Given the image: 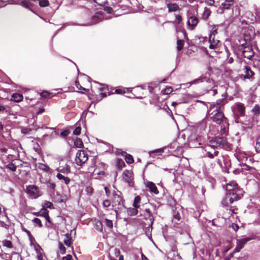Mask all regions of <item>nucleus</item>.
I'll list each match as a JSON object with an SVG mask.
<instances>
[{"instance_id":"obj_54","label":"nucleus","mask_w":260,"mask_h":260,"mask_svg":"<svg viewBox=\"0 0 260 260\" xmlns=\"http://www.w3.org/2000/svg\"><path fill=\"white\" fill-rule=\"evenodd\" d=\"M45 206L50 209H52L53 208V204L49 201H46L45 202Z\"/></svg>"},{"instance_id":"obj_21","label":"nucleus","mask_w":260,"mask_h":260,"mask_svg":"<svg viewBox=\"0 0 260 260\" xmlns=\"http://www.w3.org/2000/svg\"><path fill=\"white\" fill-rule=\"evenodd\" d=\"M167 8L169 12H175L179 10V6L176 3H169L167 4Z\"/></svg>"},{"instance_id":"obj_41","label":"nucleus","mask_w":260,"mask_h":260,"mask_svg":"<svg viewBox=\"0 0 260 260\" xmlns=\"http://www.w3.org/2000/svg\"><path fill=\"white\" fill-rule=\"evenodd\" d=\"M229 210L230 211V212H231L232 214H237V213L238 208L235 206H230L229 207Z\"/></svg>"},{"instance_id":"obj_39","label":"nucleus","mask_w":260,"mask_h":260,"mask_svg":"<svg viewBox=\"0 0 260 260\" xmlns=\"http://www.w3.org/2000/svg\"><path fill=\"white\" fill-rule=\"evenodd\" d=\"M37 258L38 260H43L42 249L40 248L39 249H37Z\"/></svg>"},{"instance_id":"obj_40","label":"nucleus","mask_w":260,"mask_h":260,"mask_svg":"<svg viewBox=\"0 0 260 260\" xmlns=\"http://www.w3.org/2000/svg\"><path fill=\"white\" fill-rule=\"evenodd\" d=\"M105 223L106 225L107 226H108L109 228H113V222L111 220H109L107 218L105 219Z\"/></svg>"},{"instance_id":"obj_19","label":"nucleus","mask_w":260,"mask_h":260,"mask_svg":"<svg viewBox=\"0 0 260 260\" xmlns=\"http://www.w3.org/2000/svg\"><path fill=\"white\" fill-rule=\"evenodd\" d=\"M23 96L22 94L18 93H13L11 95V100L15 102H20L22 101Z\"/></svg>"},{"instance_id":"obj_59","label":"nucleus","mask_w":260,"mask_h":260,"mask_svg":"<svg viewBox=\"0 0 260 260\" xmlns=\"http://www.w3.org/2000/svg\"><path fill=\"white\" fill-rule=\"evenodd\" d=\"M117 166L118 167L122 168L124 166V162L121 159L117 160Z\"/></svg>"},{"instance_id":"obj_49","label":"nucleus","mask_w":260,"mask_h":260,"mask_svg":"<svg viewBox=\"0 0 260 260\" xmlns=\"http://www.w3.org/2000/svg\"><path fill=\"white\" fill-rule=\"evenodd\" d=\"M31 131V129L27 127H23L21 129V132L24 134H29Z\"/></svg>"},{"instance_id":"obj_7","label":"nucleus","mask_w":260,"mask_h":260,"mask_svg":"<svg viewBox=\"0 0 260 260\" xmlns=\"http://www.w3.org/2000/svg\"><path fill=\"white\" fill-rule=\"evenodd\" d=\"M26 192L29 198L36 199L41 196L39 188L35 185H28L26 187Z\"/></svg>"},{"instance_id":"obj_27","label":"nucleus","mask_w":260,"mask_h":260,"mask_svg":"<svg viewBox=\"0 0 260 260\" xmlns=\"http://www.w3.org/2000/svg\"><path fill=\"white\" fill-rule=\"evenodd\" d=\"M184 41L183 40H178L177 41V49L178 51H180L183 48Z\"/></svg>"},{"instance_id":"obj_1","label":"nucleus","mask_w":260,"mask_h":260,"mask_svg":"<svg viewBox=\"0 0 260 260\" xmlns=\"http://www.w3.org/2000/svg\"><path fill=\"white\" fill-rule=\"evenodd\" d=\"M212 121L220 124V133L222 136H226L228 133L229 122L228 119L224 115H213L211 117Z\"/></svg>"},{"instance_id":"obj_5","label":"nucleus","mask_w":260,"mask_h":260,"mask_svg":"<svg viewBox=\"0 0 260 260\" xmlns=\"http://www.w3.org/2000/svg\"><path fill=\"white\" fill-rule=\"evenodd\" d=\"M241 192V191H239L238 194L237 193V194L235 195V197L231 196L230 193H226L225 197L221 202L222 206L225 208H227L228 210V208H229L234 201H238L240 199Z\"/></svg>"},{"instance_id":"obj_2","label":"nucleus","mask_w":260,"mask_h":260,"mask_svg":"<svg viewBox=\"0 0 260 260\" xmlns=\"http://www.w3.org/2000/svg\"><path fill=\"white\" fill-rule=\"evenodd\" d=\"M121 195V192L119 191H115L113 193L112 206L115 209L114 211L116 214H117L118 210H120L124 207V201Z\"/></svg>"},{"instance_id":"obj_51","label":"nucleus","mask_w":260,"mask_h":260,"mask_svg":"<svg viewBox=\"0 0 260 260\" xmlns=\"http://www.w3.org/2000/svg\"><path fill=\"white\" fill-rule=\"evenodd\" d=\"M217 33V28H216V26L215 25H213L210 35L216 36Z\"/></svg>"},{"instance_id":"obj_15","label":"nucleus","mask_w":260,"mask_h":260,"mask_svg":"<svg viewBox=\"0 0 260 260\" xmlns=\"http://www.w3.org/2000/svg\"><path fill=\"white\" fill-rule=\"evenodd\" d=\"M224 2L222 3L220 8L224 10H228L230 8V7L234 5V0H224Z\"/></svg>"},{"instance_id":"obj_46","label":"nucleus","mask_w":260,"mask_h":260,"mask_svg":"<svg viewBox=\"0 0 260 260\" xmlns=\"http://www.w3.org/2000/svg\"><path fill=\"white\" fill-rule=\"evenodd\" d=\"M59 248L60 252L61 254H63L66 253V248L63 245V244L60 242L59 243Z\"/></svg>"},{"instance_id":"obj_20","label":"nucleus","mask_w":260,"mask_h":260,"mask_svg":"<svg viewBox=\"0 0 260 260\" xmlns=\"http://www.w3.org/2000/svg\"><path fill=\"white\" fill-rule=\"evenodd\" d=\"M58 170L59 172L68 174L71 172V168L69 165L66 164L64 166H60Z\"/></svg>"},{"instance_id":"obj_58","label":"nucleus","mask_w":260,"mask_h":260,"mask_svg":"<svg viewBox=\"0 0 260 260\" xmlns=\"http://www.w3.org/2000/svg\"><path fill=\"white\" fill-rule=\"evenodd\" d=\"M246 115H239L238 117L236 118V122H243L242 121V118H244Z\"/></svg>"},{"instance_id":"obj_3","label":"nucleus","mask_w":260,"mask_h":260,"mask_svg":"<svg viewBox=\"0 0 260 260\" xmlns=\"http://www.w3.org/2000/svg\"><path fill=\"white\" fill-rule=\"evenodd\" d=\"M209 145L213 148L220 147L223 149H228L230 146L229 143L226 141V139L224 137H216L212 139L209 141Z\"/></svg>"},{"instance_id":"obj_28","label":"nucleus","mask_w":260,"mask_h":260,"mask_svg":"<svg viewBox=\"0 0 260 260\" xmlns=\"http://www.w3.org/2000/svg\"><path fill=\"white\" fill-rule=\"evenodd\" d=\"M94 227L97 230L102 232L103 231L102 222L100 220L96 221L94 223Z\"/></svg>"},{"instance_id":"obj_11","label":"nucleus","mask_w":260,"mask_h":260,"mask_svg":"<svg viewBox=\"0 0 260 260\" xmlns=\"http://www.w3.org/2000/svg\"><path fill=\"white\" fill-rule=\"evenodd\" d=\"M105 166L106 165L104 162L99 161L97 158H93L92 159L91 164L89 169V170L92 171V169L93 168H95L104 171Z\"/></svg>"},{"instance_id":"obj_50","label":"nucleus","mask_w":260,"mask_h":260,"mask_svg":"<svg viewBox=\"0 0 260 260\" xmlns=\"http://www.w3.org/2000/svg\"><path fill=\"white\" fill-rule=\"evenodd\" d=\"M103 9L105 12L109 14H111L113 12L112 8L109 6H105Z\"/></svg>"},{"instance_id":"obj_14","label":"nucleus","mask_w":260,"mask_h":260,"mask_svg":"<svg viewBox=\"0 0 260 260\" xmlns=\"http://www.w3.org/2000/svg\"><path fill=\"white\" fill-rule=\"evenodd\" d=\"M199 19L198 17L194 16H191L189 17L187 24L188 26L191 27V29H193L198 24Z\"/></svg>"},{"instance_id":"obj_63","label":"nucleus","mask_w":260,"mask_h":260,"mask_svg":"<svg viewBox=\"0 0 260 260\" xmlns=\"http://www.w3.org/2000/svg\"><path fill=\"white\" fill-rule=\"evenodd\" d=\"M120 250L117 249V248H115L114 249V254H115V256H116V257H118L120 255Z\"/></svg>"},{"instance_id":"obj_31","label":"nucleus","mask_w":260,"mask_h":260,"mask_svg":"<svg viewBox=\"0 0 260 260\" xmlns=\"http://www.w3.org/2000/svg\"><path fill=\"white\" fill-rule=\"evenodd\" d=\"M173 91L171 87H166V88L161 90V93L163 94H169Z\"/></svg>"},{"instance_id":"obj_56","label":"nucleus","mask_w":260,"mask_h":260,"mask_svg":"<svg viewBox=\"0 0 260 260\" xmlns=\"http://www.w3.org/2000/svg\"><path fill=\"white\" fill-rule=\"evenodd\" d=\"M81 127L77 126L74 131L73 134L75 135H79L81 133Z\"/></svg>"},{"instance_id":"obj_53","label":"nucleus","mask_w":260,"mask_h":260,"mask_svg":"<svg viewBox=\"0 0 260 260\" xmlns=\"http://www.w3.org/2000/svg\"><path fill=\"white\" fill-rule=\"evenodd\" d=\"M115 93L117 94H123L125 93V91L123 89L118 88L115 89Z\"/></svg>"},{"instance_id":"obj_35","label":"nucleus","mask_w":260,"mask_h":260,"mask_svg":"<svg viewBox=\"0 0 260 260\" xmlns=\"http://www.w3.org/2000/svg\"><path fill=\"white\" fill-rule=\"evenodd\" d=\"M140 200H141V198L139 196H137V197H135L134 202L133 203V206L135 208H137L139 207V206L138 205V204L140 203Z\"/></svg>"},{"instance_id":"obj_32","label":"nucleus","mask_w":260,"mask_h":260,"mask_svg":"<svg viewBox=\"0 0 260 260\" xmlns=\"http://www.w3.org/2000/svg\"><path fill=\"white\" fill-rule=\"evenodd\" d=\"M75 146L79 148H81L83 146V143L82 140L79 138H76L74 141Z\"/></svg>"},{"instance_id":"obj_52","label":"nucleus","mask_w":260,"mask_h":260,"mask_svg":"<svg viewBox=\"0 0 260 260\" xmlns=\"http://www.w3.org/2000/svg\"><path fill=\"white\" fill-rule=\"evenodd\" d=\"M31 116L32 117L28 119V122L31 124H34V123L36 121V118H37V117L33 114H31Z\"/></svg>"},{"instance_id":"obj_22","label":"nucleus","mask_w":260,"mask_h":260,"mask_svg":"<svg viewBox=\"0 0 260 260\" xmlns=\"http://www.w3.org/2000/svg\"><path fill=\"white\" fill-rule=\"evenodd\" d=\"M172 213L173 217V222H174L175 224H177L178 221H179L181 219L180 214L178 211L175 210H173Z\"/></svg>"},{"instance_id":"obj_10","label":"nucleus","mask_w":260,"mask_h":260,"mask_svg":"<svg viewBox=\"0 0 260 260\" xmlns=\"http://www.w3.org/2000/svg\"><path fill=\"white\" fill-rule=\"evenodd\" d=\"M123 179L131 187H133L134 184V179L132 173L128 171H125L123 174Z\"/></svg>"},{"instance_id":"obj_55","label":"nucleus","mask_w":260,"mask_h":260,"mask_svg":"<svg viewBox=\"0 0 260 260\" xmlns=\"http://www.w3.org/2000/svg\"><path fill=\"white\" fill-rule=\"evenodd\" d=\"M203 78H198V79H197L191 82H190V85H192L193 84H196V83H200V82H203ZM204 79H205V78H204Z\"/></svg>"},{"instance_id":"obj_60","label":"nucleus","mask_w":260,"mask_h":260,"mask_svg":"<svg viewBox=\"0 0 260 260\" xmlns=\"http://www.w3.org/2000/svg\"><path fill=\"white\" fill-rule=\"evenodd\" d=\"M205 3L209 6H212L215 3L214 0H205Z\"/></svg>"},{"instance_id":"obj_26","label":"nucleus","mask_w":260,"mask_h":260,"mask_svg":"<svg viewBox=\"0 0 260 260\" xmlns=\"http://www.w3.org/2000/svg\"><path fill=\"white\" fill-rule=\"evenodd\" d=\"M40 94L42 98H43L45 99H47V98L50 99L53 96L52 93L46 90L43 91L42 92H41L40 93Z\"/></svg>"},{"instance_id":"obj_36","label":"nucleus","mask_w":260,"mask_h":260,"mask_svg":"<svg viewBox=\"0 0 260 260\" xmlns=\"http://www.w3.org/2000/svg\"><path fill=\"white\" fill-rule=\"evenodd\" d=\"M125 161L127 164H132L134 162L133 156L130 154H126L125 156Z\"/></svg>"},{"instance_id":"obj_17","label":"nucleus","mask_w":260,"mask_h":260,"mask_svg":"<svg viewBox=\"0 0 260 260\" xmlns=\"http://www.w3.org/2000/svg\"><path fill=\"white\" fill-rule=\"evenodd\" d=\"M222 158V166L221 167V168L224 169L225 170H227L231 166V162L230 159L226 157L223 156H221Z\"/></svg>"},{"instance_id":"obj_48","label":"nucleus","mask_w":260,"mask_h":260,"mask_svg":"<svg viewBox=\"0 0 260 260\" xmlns=\"http://www.w3.org/2000/svg\"><path fill=\"white\" fill-rule=\"evenodd\" d=\"M33 149L39 153L41 151V147L38 143H36L34 145Z\"/></svg>"},{"instance_id":"obj_8","label":"nucleus","mask_w":260,"mask_h":260,"mask_svg":"<svg viewBox=\"0 0 260 260\" xmlns=\"http://www.w3.org/2000/svg\"><path fill=\"white\" fill-rule=\"evenodd\" d=\"M253 239L251 237H244L240 239L237 240V245L234 250V252H238L244 246L245 244L248 241Z\"/></svg>"},{"instance_id":"obj_64","label":"nucleus","mask_w":260,"mask_h":260,"mask_svg":"<svg viewBox=\"0 0 260 260\" xmlns=\"http://www.w3.org/2000/svg\"><path fill=\"white\" fill-rule=\"evenodd\" d=\"M72 258V255L68 254L66 256L63 257L62 259L63 260H71Z\"/></svg>"},{"instance_id":"obj_45","label":"nucleus","mask_w":260,"mask_h":260,"mask_svg":"<svg viewBox=\"0 0 260 260\" xmlns=\"http://www.w3.org/2000/svg\"><path fill=\"white\" fill-rule=\"evenodd\" d=\"M47 186L48 188L54 190L55 188L56 185L54 183L49 181L47 182Z\"/></svg>"},{"instance_id":"obj_47","label":"nucleus","mask_w":260,"mask_h":260,"mask_svg":"<svg viewBox=\"0 0 260 260\" xmlns=\"http://www.w3.org/2000/svg\"><path fill=\"white\" fill-rule=\"evenodd\" d=\"M32 221L35 224H38L39 227H42L43 226L42 222L39 218H35Z\"/></svg>"},{"instance_id":"obj_34","label":"nucleus","mask_w":260,"mask_h":260,"mask_svg":"<svg viewBox=\"0 0 260 260\" xmlns=\"http://www.w3.org/2000/svg\"><path fill=\"white\" fill-rule=\"evenodd\" d=\"M92 172L94 175H103L104 174V170L97 168H94Z\"/></svg>"},{"instance_id":"obj_61","label":"nucleus","mask_w":260,"mask_h":260,"mask_svg":"<svg viewBox=\"0 0 260 260\" xmlns=\"http://www.w3.org/2000/svg\"><path fill=\"white\" fill-rule=\"evenodd\" d=\"M210 45H209V48L210 49H215L216 47V46L218 45V43L213 42H209Z\"/></svg>"},{"instance_id":"obj_16","label":"nucleus","mask_w":260,"mask_h":260,"mask_svg":"<svg viewBox=\"0 0 260 260\" xmlns=\"http://www.w3.org/2000/svg\"><path fill=\"white\" fill-rule=\"evenodd\" d=\"M146 185L151 192H153L155 194H157L159 193L158 190L153 182L148 181Z\"/></svg>"},{"instance_id":"obj_12","label":"nucleus","mask_w":260,"mask_h":260,"mask_svg":"<svg viewBox=\"0 0 260 260\" xmlns=\"http://www.w3.org/2000/svg\"><path fill=\"white\" fill-rule=\"evenodd\" d=\"M244 73V79H247L251 81L253 80L255 73L249 66H246L245 67Z\"/></svg>"},{"instance_id":"obj_62","label":"nucleus","mask_w":260,"mask_h":260,"mask_svg":"<svg viewBox=\"0 0 260 260\" xmlns=\"http://www.w3.org/2000/svg\"><path fill=\"white\" fill-rule=\"evenodd\" d=\"M176 20L177 22V23L180 24L182 20L181 16L179 15H176Z\"/></svg>"},{"instance_id":"obj_42","label":"nucleus","mask_w":260,"mask_h":260,"mask_svg":"<svg viewBox=\"0 0 260 260\" xmlns=\"http://www.w3.org/2000/svg\"><path fill=\"white\" fill-rule=\"evenodd\" d=\"M252 112L254 114H259L260 107L258 105H255L252 109Z\"/></svg>"},{"instance_id":"obj_37","label":"nucleus","mask_w":260,"mask_h":260,"mask_svg":"<svg viewBox=\"0 0 260 260\" xmlns=\"http://www.w3.org/2000/svg\"><path fill=\"white\" fill-rule=\"evenodd\" d=\"M49 5V2L48 0H40L39 1V5L41 7H44L48 6Z\"/></svg>"},{"instance_id":"obj_29","label":"nucleus","mask_w":260,"mask_h":260,"mask_svg":"<svg viewBox=\"0 0 260 260\" xmlns=\"http://www.w3.org/2000/svg\"><path fill=\"white\" fill-rule=\"evenodd\" d=\"M75 85H76L77 89H78V90H82V91H88L89 90V89H86V88L82 87L80 85L79 82L78 80H76L75 81Z\"/></svg>"},{"instance_id":"obj_33","label":"nucleus","mask_w":260,"mask_h":260,"mask_svg":"<svg viewBox=\"0 0 260 260\" xmlns=\"http://www.w3.org/2000/svg\"><path fill=\"white\" fill-rule=\"evenodd\" d=\"M48 211L47 209L43 208L40 211V216H43L45 218H48Z\"/></svg>"},{"instance_id":"obj_4","label":"nucleus","mask_w":260,"mask_h":260,"mask_svg":"<svg viewBox=\"0 0 260 260\" xmlns=\"http://www.w3.org/2000/svg\"><path fill=\"white\" fill-rule=\"evenodd\" d=\"M226 190V193H230L231 196L235 197L239 191H241L240 193V199L243 195L244 191L242 188L239 187L237 183L235 181H231L228 183L225 186Z\"/></svg>"},{"instance_id":"obj_38","label":"nucleus","mask_w":260,"mask_h":260,"mask_svg":"<svg viewBox=\"0 0 260 260\" xmlns=\"http://www.w3.org/2000/svg\"><path fill=\"white\" fill-rule=\"evenodd\" d=\"M209 41V42H213V43H219V41L216 38L215 36L212 35H210Z\"/></svg>"},{"instance_id":"obj_9","label":"nucleus","mask_w":260,"mask_h":260,"mask_svg":"<svg viewBox=\"0 0 260 260\" xmlns=\"http://www.w3.org/2000/svg\"><path fill=\"white\" fill-rule=\"evenodd\" d=\"M240 51L242 52V55L244 58H246L249 59H250L254 54V52L250 45L247 46L246 47L242 48Z\"/></svg>"},{"instance_id":"obj_30","label":"nucleus","mask_w":260,"mask_h":260,"mask_svg":"<svg viewBox=\"0 0 260 260\" xmlns=\"http://www.w3.org/2000/svg\"><path fill=\"white\" fill-rule=\"evenodd\" d=\"M3 245L5 247H6L9 248H11L12 247V242L8 240H4L2 241Z\"/></svg>"},{"instance_id":"obj_24","label":"nucleus","mask_w":260,"mask_h":260,"mask_svg":"<svg viewBox=\"0 0 260 260\" xmlns=\"http://www.w3.org/2000/svg\"><path fill=\"white\" fill-rule=\"evenodd\" d=\"M56 177L60 180H63L66 184H68L70 182V179L69 177H65L60 173L56 175Z\"/></svg>"},{"instance_id":"obj_43","label":"nucleus","mask_w":260,"mask_h":260,"mask_svg":"<svg viewBox=\"0 0 260 260\" xmlns=\"http://www.w3.org/2000/svg\"><path fill=\"white\" fill-rule=\"evenodd\" d=\"M255 149L257 152H260V136L257 138L255 144Z\"/></svg>"},{"instance_id":"obj_25","label":"nucleus","mask_w":260,"mask_h":260,"mask_svg":"<svg viewBox=\"0 0 260 260\" xmlns=\"http://www.w3.org/2000/svg\"><path fill=\"white\" fill-rule=\"evenodd\" d=\"M63 242L65 245L68 247H70L72 244V238L71 235L67 234L65 235V239L63 240Z\"/></svg>"},{"instance_id":"obj_23","label":"nucleus","mask_w":260,"mask_h":260,"mask_svg":"<svg viewBox=\"0 0 260 260\" xmlns=\"http://www.w3.org/2000/svg\"><path fill=\"white\" fill-rule=\"evenodd\" d=\"M240 44L238 47V49L239 51H241L242 48L246 47L247 46H249L250 45L247 42L245 38H243L240 40L239 41Z\"/></svg>"},{"instance_id":"obj_6","label":"nucleus","mask_w":260,"mask_h":260,"mask_svg":"<svg viewBox=\"0 0 260 260\" xmlns=\"http://www.w3.org/2000/svg\"><path fill=\"white\" fill-rule=\"evenodd\" d=\"M88 159L87 153L83 150H79L76 153L75 161L77 165L81 166L85 164Z\"/></svg>"},{"instance_id":"obj_44","label":"nucleus","mask_w":260,"mask_h":260,"mask_svg":"<svg viewBox=\"0 0 260 260\" xmlns=\"http://www.w3.org/2000/svg\"><path fill=\"white\" fill-rule=\"evenodd\" d=\"M224 106L223 105H219L216 107V113L215 114H223V110Z\"/></svg>"},{"instance_id":"obj_13","label":"nucleus","mask_w":260,"mask_h":260,"mask_svg":"<svg viewBox=\"0 0 260 260\" xmlns=\"http://www.w3.org/2000/svg\"><path fill=\"white\" fill-rule=\"evenodd\" d=\"M234 111L235 112H238L239 114H244L245 107L243 104L241 103H236L233 107Z\"/></svg>"},{"instance_id":"obj_18","label":"nucleus","mask_w":260,"mask_h":260,"mask_svg":"<svg viewBox=\"0 0 260 260\" xmlns=\"http://www.w3.org/2000/svg\"><path fill=\"white\" fill-rule=\"evenodd\" d=\"M211 14V11L207 7H205L204 10V12L202 14L201 18L204 20H207Z\"/></svg>"},{"instance_id":"obj_57","label":"nucleus","mask_w":260,"mask_h":260,"mask_svg":"<svg viewBox=\"0 0 260 260\" xmlns=\"http://www.w3.org/2000/svg\"><path fill=\"white\" fill-rule=\"evenodd\" d=\"M110 205L111 202L109 200H106L103 203V205L104 207H108Z\"/></svg>"}]
</instances>
